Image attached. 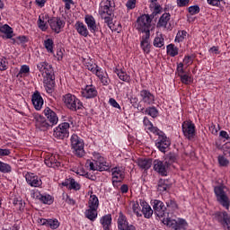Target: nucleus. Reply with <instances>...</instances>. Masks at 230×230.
<instances>
[{
	"label": "nucleus",
	"instance_id": "nucleus-1",
	"mask_svg": "<svg viewBox=\"0 0 230 230\" xmlns=\"http://www.w3.org/2000/svg\"><path fill=\"white\" fill-rule=\"evenodd\" d=\"M37 68L44 76L43 84L47 93L51 94L55 91V72L53 71V66L49 62L42 61L37 65Z\"/></svg>",
	"mask_w": 230,
	"mask_h": 230
},
{
	"label": "nucleus",
	"instance_id": "nucleus-2",
	"mask_svg": "<svg viewBox=\"0 0 230 230\" xmlns=\"http://www.w3.org/2000/svg\"><path fill=\"white\" fill-rule=\"evenodd\" d=\"M214 192L217 197V202L226 208V209H229L230 208V200L227 196V187L224 185H218L214 188Z\"/></svg>",
	"mask_w": 230,
	"mask_h": 230
},
{
	"label": "nucleus",
	"instance_id": "nucleus-3",
	"mask_svg": "<svg viewBox=\"0 0 230 230\" xmlns=\"http://www.w3.org/2000/svg\"><path fill=\"white\" fill-rule=\"evenodd\" d=\"M72 150L77 157H84L85 151L84 150V140L78 135L73 134L70 138Z\"/></svg>",
	"mask_w": 230,
	"mask_h": 230
},
{
	"label": "nucleus",
	"instance_id": "nucleus-4",
	"mask_svg": "<svg viewBox=\"0 0 230 230\" xmlns=\"http://www.w3.org/2000/svg\"><path fill=\"white\" fill-rule=\"evenodd\" d=\"M63 101L65 105L70 111H80V109L84 107V104L80 102V100L71 93H66V95H64Z\"/></svg>",
	"mask_w": 230,
	"mask_h": 230
},
{
	"label": "nucleus",
	"instance_id": "nucleus-5",
	"mask_svg": "<svg viewBox=\"0 0 230 230\" xmlns=\"http://www.w3.org/2000/svg\"><path fill=\"white\" fill-rule=\"evenodd\" d=\"M137 29L138 31L145 33L147 35L150 33V27L152 26V18L148 14H143L142 16L138 17L137 20Z\"/></svg>",
	"mask_w": 230,
	"mask_h": 230
},
{
	"label": "nucleus",
	"instance_id": "nucleus-6",
	"mask_svg": "<svg viewBox=\"0 0 230 230\" xmlns=\"http://www.w3.org/2000/svg\"><path fill=\"white\" fill-rule=\"evenodd\" d=\"M71 125L68 122H63L54 128V137L56 139H66L69 137V128Z\"/></svg>",
	"mask_w": 230,
	"mask_h": 230
},
{
	"label": "nucleus",
	"instance_id": "nucleus-7",
	"mask_svg": "<svg viewBox=\"0 0 230 230\" xmlns=\"http://www.w3.org/2000/svg\"><path fill=\"white\" fill-rule=\"evenodd\" d=\"M181 130L183 132V136L191 140L195 137L197 131L195 130V124L191 122V120H185L181 124Z\"/></svg>",
	"mask_w": 230,
	"mask_h": 230
},
{
	"label": "nucleus",
	"instance_id": "nucleus-8",
	"mask_svg": "<svg viewBox=\"0 0 230 230\" xmlns=\"http://www.w3.org/2000/svg\"><path fill=\"white\" fill-rule=\"evenodd\" d=\"M114 0H102L100 4L99 13L101 15H112L114 13Z\"/></svg>",
	"mask_w": 230,
	"mask_h": 230
},
{
	"label": "nucleus",
	"instance_id": "nucleus-9",
	"mask_svg": "<svg viewBox=\"0 0 230 230\" xmlns=\"http://www.w3.org/2000/svg\"><path fill=\"white\" fill-rule=\"evenodd\" d=\"M48 22L50 26V29L55 33H60V31H62V29L64 28V26H66V22H64L59 17H52L48 20Z\"/></svg>",
	"mask_w": 230,
	"mask_h": 230
},
{
	"label": "nucleus",
	"instance_id": "nucleus-10",
	"mask_svg": "<svg viewBox=\"0 0 230 230\" xmlns=\"http://www.w3.org/2000/svg\"><path fill=\"white\" fill-rule=\"evenodd\" d=\"M170 145H172V142L170 141V138L164 135V133L160 135L155 142V146L164 154L166 152V150H168V148H170Z\"/></svg>",
	"mask_w": 230,
	"mask_h": 230
},
{
	"label": "nucleus",
	"instance_id": "nucleus-11",
	"mask_svg": "<svg viewBox=\"0 0 230 230\" xmlns=\"http://www.w3.org/2000/svg\"><path fill=\"white\" fill-rule=\"evenodd\" d=\"M153 209L155 215L157 216L158 218H163V217H165L166 215V207L164 206V203L159 199L154 200Z\"/></svg>",
	"mask_w": 230,
	"mask_h": 230
},
{
	"label": "nucleus",
	"instance_id": "nucleus-12",
	"mask_svg": "<svg viewBox=\"0 0 230 230\" xmlns=\"http://www.w3.org/2000/svg\"><path fill=\"white\" fill-rule=\"evenodd\" d=\"M27 184L32 188H40L42 186V180L33 172H27L25 174Z\"/></svg>",
	"mask_w": 230,
	"mask_h": 230
},
{
	"label": "nucleus",
	"instance_id": "nucleus-13",
	"mask_svg": "<svg viewBox=\"0 0 230 230\" xmlns=\"http://www.w3.org/2000/svg\"><path fill=\"white\" fill-rule=\"evenodd\" d=\"M140 98L146 105H154L155 103V96L148 90L140 91Z\"/></svg>",
	"mask_w": 230,
	"mask_h": 230
},
{
	"label": "nucleus",
	"instance_id": "nucleus-14",
	"mask_svg": "<svg viewBox=\"0 0 230 230\" xmlns=\"http://www.w3.org/2000/svg\"><path fill=\"white\" fill-rule=\"evenodd\" d=\"M168 168L170 167L166 164V162L161 160L154 161V170L155 172H157V173H160V175L166 177V175H168Z\"/></svg>",
	"mask_w": 230,
	"mask_h": 230
},
{
	"label": "nucleus",
	"instance_id": "nucleus-15",
	"mask_svg": "<svg viewBox=\"0 0 230 230\" xmlns=\"http://www.w3.org/2000/svg\"><path fill=\"white\" fill-rule=\"evenodd\" d=\"M44 163L49 168H58L60 166V161H58V155H47L45 156Z\"/></svg>",
	"mask_w": 230,
	"mask_h": 230
},
{
	"label": "nucleus",
	"instance_id": "nucleus-16",
	"mask_svg": "<svg viewBox=\"0 0 230 230\" xmlns=\"http://www.w3.org/2000/svg\"><path fill=\"white\" fill-rule=\"evenodd\" d=\"M112 184L116 186L119 182H121L125 179V172L119 167H114L111 169Z\"/></svg>",
	"mask_w": 230,
	"mask_h": 230
},
{
	"label": "nucleus",
	"instance_id": "nucleus-17",
	"mask_svg": "<svg viewBox=\"0 0 230 230\" xmlns=\"http://www.w3.org/2000/svg\"><path fill=\"white\" fill-rule=\"evenodd\" d=\"M35 123H36V127L40 130H43V131H46L51 128V127H53L49 122H48L46 118L42 117L41 115H37L35 117Z\"/></svg>",
	"mask_w": 230,
	"mask_h": 230
},
{
	"label": "nucleus",
	"instance_id": "nucleus-18",
	"mask_svg": "<svg viewBox=\"0 0 230 230\" xmlns=\"http://www.w3.org/2000/svg\"><path fill=\"white\" fill-rule=\"evenodd\" d=\"M84 22L85 24H87L91 33H96L100 31V28H98V24H96V20L94 19V16L91 14H86L84 17Z\"/></svg>",
	"mask_w": 230,
	"mask_h": 230
},
{
	"label": "nucleus",
	"instance_id": "nucleus-19",
	"mask_svg": "<svg viewBox=\"0 0 230 230\" xmlns=\"http://www.w3.org/2000/svg\"><path fill=\"white\" fill-rule=\"evenodd\" d=\"M216 217H217L218 222H221L225 230H230V218L227 212H217L216 213Z\"/></svg>",
	"mask_w": 230,
	"mask_h": 230
},
{
	"label": "nucleus",
	"instance_id": "nucleus-20",
	"mask_svg": "<svg viewBox=\"0 0 230 230\" xmlns=\"http://www.w3.org/2000/svg\"><path fill=\"white\" fill-rule=\"evenodd\" d=\"M43 112L48 121H49V123L52 127H54V125H57V123H58V116H57V113L53 111L49 107H47Z\"/></svg>",
	"mask_w": 230,
	"mask_h": 230
},
{
	"label": "nucleus",
	"instance_id": "nucleus-21",
	"mask_svg": "<svg viewBox=\"0 0 230 230\" xmlns=\"http://www.w3.org/2000/svg\"><path fill=\"white\" fill-rule=\"evenodd\" d=\"M130 226L128 223V218H127V216L123 214L122 211L119 213V217L117 219V227L119 230H127L128 227Z\"/></svg>",
	"mask_w": 230,
	"mask_h": 230
},
{
	"label": "nucleus",
	"instance_id": "nucleus-22",
	"mask_svg": "<svg viewBox=\"0 0 230 230\" xmlns=\"http://www.w3.org/2000/svg\"><path fill=\"white\" fill-rule=\"evenodd\" d=\"M31 102L36 111H40L44 105V99H42V96L39 91H36L32 94Z\"/></svg>",
	"mask_w": 230,
	"mask_h": 230
},
{
	"label": "nucleus",
	"instance_id": "nucleus-23",
	"mask_svg": "<svg viewBox=\"0 0 230 230\" xmlns=\"http://www.w3.org/2000/svg\"><path fill=\"white\" fill-rule=\"evenodd\" d=\"M83 96L86 99L96 98L98 96V91L96 90V87L93 85H86L83 91Z\"/></svg>",
	"mask_w": 230,
	"mask_h": 230
},
{
	"label": "nucleus",
	"instance_id": "nucleus-24",
	"mask_svg": "<svg viewBox=\"0 0 230 230\" xmlns=\"http://www.w3.org/2000/svg\"><path fill=\"white\" fill-rule=\"evenodd\" d=\"M150 33L147 32V34H145L142 36V40L140 41V46L144 51V53H150Z\"/></svg>",
	"mask_w": 230,
	"mask_h": 230
},
{
	"label": "nucleus",
	"instance_id": "nucleus-25",
	"mask_svg": "<svg viewBox=\"0 0 230 230\" xmlns=\"http://www.w3.org/2000/svg\"><path fill=\"white\" fill-rule=\"evenodd\" d=\"M75 28L81 37H89V29H87V26L84 22H76Z\"/></svg>",
	"mask_w": 230,
	"mask_h": 230
},
{
	"label": "nucleus",
	"instance_id": "nucleus-26",
	"mask_svg": "<svg viewBox=\"0 0 230 230\" xmlns=\"http://www.w3.org/2000/svg\"><path fill=\"white\" fill-rule=\"evenodd\" d=\"M40 226H46L47 227H50V229H58L60 226V222L57 219H40Z\"/></svg>",
	"mask_w": 230,
	"mask_h": 230
},
{
	"label": "nucleus",
	"instance_id": "nucleus-27",
	"mask_svg": "<svg viewBox=\"0 0 230 230\" xmlns=\"http://www.w3.org/2000/svg\"><path fill=\"white\" fill-rule=\"evenodd\" d=\"M140 206L142 207V213L145 217V218H151L154 215V210L152 209V207L148 205L146 201H140Z\"/></svg>",
	"mask_w": 230,
	"mask_h": 230
},
{
	"label": "nucleus",
	"instance_id": "nucleus-28",
	"mask_svg": "<svg viewBox=\"0 0 230 230\" xmlns=\"http://www.w3.org/2000/svg\"><path fill=\"white\" fill-rule=\"evenodd\" d=\"M104 230H111V226H112V216L111 214L105 215L100 219Z\"/></svg>",
	"mask_w": 230,
	"mask_h": 230
},
{
	"label": "nucleus",
	"instance_id": "nucleus-29",
	"mask_svg": "<svg viewBox=\"0 0 230 230\" xmlns=\"http://www.w3.org/2000/svg\"><path fill=\"white\" fill-rule=\"evenodd\" d=\"M137 165L141 170H149L152 166V159L138 158Z\"/></svg>",
	"mask_w": 230,
	"mask_h": 230
},
{
	"label": "nucleus",
	"instance_id": "nucleus-30",
	"mask_svg": "<svg viewBox=\"0 0 230 230\" xmlns=\"http://www.w3.org/2000/svg\"><path fill=\"white\" fill-rule=\"evenodd\" d=\"M84 216L88 220H91V222H94L96 218H98V208H91L85 210Z\"/></svg>",
	"mask_w": 230,
	"mask_h": 230
},
{
	"label": "nucleus",
	"instance_id": "nucleus-31",
	"mask_svg": "<svg viewBox=\"0 0 230 230\" xmlns=\"http://www.w3.org/2000/svg\"><path fill=\"white\" fill-rule=\"evenodd\" d=\"M170 13H164L159 19L157 22V27L158 28H166L168 25V22L170 21Z\"/></svg>",
	"mask_w": 230,
	"mask_h": 230
},
{
	"label": "nucleus",
	"instance_id": "nucleus-32",
	"mask_svg": "<svg viewBox=\"0 0 230 230\" xmlns=\"http://www.w3.org/2000/svg\"><path fill=\"white\" fill-rule=\"evenodd\" d=\"M95 75L101 80L102 85H109V84H111V79L109 78V75H107V73L102 71V69L99 70Z\"/></svg>",
	"mask_w": 230,
	"mask_h": 230
},
{
	"label": "nucleus",
	"instance_id": "nucleus-33",
	"mask_svg": "<svg viewBox=\"0 0 230 230\" xmlns=\"http://www.w3.org/2000/svg\"><path fill=\"white\" fill-rule=\"evenodd\" d=\"M0 31L5 34V39H12L13 37V29L8 24L0 26Z\"/></svg>",
	"mask_w": 230,
	"mask_h": 230
},
{
	"label": "nucleus",
	"instance_id": "nucleus-34",
	"mask_svg": "<svg viewBox=\"0 0 230 230\" xmlns=\"http://www.w3.org/2000/svg\"><path fill=\"white\" fill-rule=\"evenodd\" d=\"M100 206V200L96 195H91L88 201V208L92 209H98Z\"/></svg>",
	"mask_w": 230,
	"mask_h": 230
},
{
	"label": "nucleus",
	"instance_id": "nucleus-35",
	"mask_svg": "<svg viewBox=\"0 0 230 230\" xmlns=\"http://www.w3.org/2000/svg\"><path fill=\"white\" fill-rule=\"evenodd\" d=\"M170 185L168 184V180L160 179L157 184V190L160 193H164V191H168Z\"/></svg>",
	"mask_w": 230,
	"mask_h": 230
},
{
	"label": "nucleus",
	"instance_id": "nucleus-36",
	"mask_svg": "<svg viewBox=\"0 0 230 230\" xmlns=\"http://www.w3.org/2000/svg\"><path fill=\"white\" fill-rule=\"evenodd\" d=\"M86 69L93 73V75H96L98 71H101L102 68L96 63L93 62V60H89L86 62Z\"/></svg>",
	"mask_w": 230,
	"mask_h": 230
},
{
	"label": "nucleus",
	"instance_id": "nucleus-37",
	"mask_svg": "<svg viewBox=\"0 0 230 230\" xmlns=\"http://www.w3.org/2000/svg\"><path fill=\"white\" fill-rule=\"evenodd\" d=\"M164 161L165 164L170 167L177 161V155L175 153H169L165 155Z\"/></svg>",
	"mask_w": 230,
	"mask_h": 230
},
{
	"label": "nucleus",
	"instance_id": "nucleus-38",
	"mask_svg": "<svg viewBox=\"0 0 230 230\" xmlns=\"http://www.w3.org/2000/svg\"><path fill=\"white\" fill-rule=\"evenodd\" d=\"M143 114H147V116H151V118H157L159 111L155 107H148L144 111Z\"/></svg>",
	"mask_w": 230,
	"mask_h": 230
},
{
	"label": "nucleus",
	"instance_id": "nucleus-39",
	"mask_svg": "<svg viewBox=\"0 0 230 230\" xmlns=\"http://www.w3.org/2000/svg\"><path fill=\"white\" fill-rule=\"evenodd\" d=\"M167 55L170 57H177V55H179V49L173 44H169L167 46Z\"/></svg>",
	"mask_w": 230,
	"mask_h": 230
},
{
	"label": "nucleus",
	"instance_id": "nucleus-40",
	"mask_svg": "<svg viewBox=\"0 0 230 230\" xmlns=\"http://www.w3.org/2000/svg\"><path fill=\"white\" fill-rule=\"evenodd\" d=\"M115 73L122 82H128L130 80V76L127 75V72H123V70H118V68H116Z\"/></svg>",
	"mask_w": 230,
	"mask_h": 230
},
{
	"label": "nucleus",
	"instance_id": "nucleus-41",
	"mask_svg": "<svg viewBox=\"0 0 230 230\" xmlns=\"http://www.w3.org/2000/svg\"><path fill=\"white\" fill-rule=\"evenodd\" d=\"M155 48H163L164 46V38H163V34L156 36L153 42Z\"/></svg>",
	"mask_w": 230,
	"mask_h": 230
},
{
	"label": "nucleus",
	"instance_id": "nucleus-42",
	"mask_svg": "<svg viewBox=\"0 0 230 230\" xmlns=\"http://www.w3.org/2000/svg\"><path fill=\"white\" fill-rule=\"evenodd\" d=\"M0 172L1 173H11L12 166L4 162L0 161Z\"/></svg>",
	"mask_w": 230,
	"mask_h": 230
},
{
	"label": "nucleus",
	"instance_id": "nucleus-43",
	"mask_svg": "<svg viewBox=\"0 0 230 230\" xmlns=\"http://www.w3.org/2000/svg\"><path fill=\"white\" fill-rule=\"evenodd\" d=\"M12 44H26L28 42V37L26 36H18L16 38H11Z\"/></svg>",
	"mask_w": 230,
	"mask_h": 230
},
{
	"label": "nucleus",
	"instance_id": "nucleus-44",
	"mask_svg": "<svg viewBox=\"0 0 230 230\" xmlns=\"http://www.w3.org/2000/svg\"><path fill=\"white\" fill-rule=\"evenodd\" d=\"M102 19L104 20L105 24L110 28V30H114V23L112 22V15L105 16V14H101Z\"/></svg>",
	"mask_w": 230,
	"mask_h": 230
},
{
	"label": "nucleus",
	"instance_id": "nucleus-45",
	"mask_svg": "<svg viewBox=\"0 0 230 230\" xmlns=\"http://www.w3.org/2000/svg\"><path fill=\"white\" fill-rule=\"evenodd\" d=\"M207 1L211 6H217L218 8H221V10H224L223 4H226V2L224 0H207Z\"/></svg>",
	"mask_w": 230,
	"mask_h": 230
},
{
	"label": "nucleus",
	"instance_id": "nucleus-46",
	"mask_svg": "<svg viewBox=\"0 0 230 230\" xmlns=\"http://www.w3.org/2000/svg\"><path fill=\"white\" fill-rule=\"evenodd\" d=\"M181 84H184L185 85H190L191 82H193V78L190 76L188 74H183L180 76Z\"/></svg>",
	"mask_w": 230,
	"mask_h": 230
},
{
	"label": "nucleus",
	"instance_id": "nucleus-47",
	"mask_svg": "<svg viewBox=\"0 0 230 230\" xmlns=\"http://www.w3.org/2000/svg\"><path fill=\"white\" fill-rule=\"evenodd\" d=\"M43 19H44V16L39 17L38 26L40 30H41L42 31H46V30H48V22H44Z\"/></svg>",
	"mask_w": 230,
	"mask_h": 230
},
{
	"label": "nucleus",
	"instance_id": "nucleus-48",
	"mask_svg": "<svg viewBox=\"0 0 230 230\" xmlns=\"http://www.w3.org/2000/svg\"><path fill=\"white\" fill-rule=\"evenodd\" d=\"M186 35H188L186 31H179L175 38V42H182L186 39Z\"/></svg>",
	"mask_w": 230,
	"mask_h": 230
},
{
	"label": "nucleus",
	"instance_id": "nucleus-49",
	"mask_svg": "<svg viewBox=\"0 0 230 230\" xmlns=\"http://www.w3.org/2000/svg\"><path fill=\"white\" fill-rule=\"evenodd\" d=\"M53 46H54L53 40L48 39L44 41V47L49 51V53H53Z\"/></svg>",
	"mask_w": 230,
	"mask_h": 230
},
{
	"label": "nucleus",
	"instance_id": "nucleus-50",
	"mask_svg": "<svg viewBox=\"0 0 230 230\" xmlns=\"http://www.w3.org/2000/svg\"><path fill=\"white\" fill-rule=\"evenodd\" d=\"M132 209H133V213H135L137 217H143V215L139 212L141 209V207L139 206V202L137 201L133 202Z\"/></svg>",
	"mask_w": 230,
	"mask_h": 230
},
{
	"label": "nucleus",
	"instance_id": "nucleus-51",
	"mask_svg": "<svg viewBox=\"0 0 230 230\" xmlns=\"http://www.w3.org/2000/svg\"><path fill=\"white\" fill-rule=\"evenodd\" d=\"M40 200L43 202V204H48L49 206L53 202V197L50 195L40 196Z\"/></svg>",
	"mask_w": 230,
	"mask_h": 230
},
{
	"label": "nucleus",
	"instance_id": "nucleus-52",
	"mask_svg": "<svg viewBox=\"0 0 230 230\" xmlns=\"http://www.w3.org/2000/svg\"><path fill=\"white\" fill-rule=\"evenodd\" d=\"M217 161L220 166H229V160L224 155H219Z\"/></svg>",
	"mask_w": 230,
	"mask_h": 230
},
{
	"label": "nucleus",
	"instance_id": "nucleus-53",
	"mask_svg": "<svg viewBox=\"0 0 230 230\" xmlns=\"http://www.w3.org/2000/svg\"><path fill=\"white\" fill-rule=\"evenodd\" d=\"M8 69V61L5 58H0V71H6Z\"/></svg>",
	"mask_w": 230,
	"mask_h": 230
},
{
	"label": "nucleus",
	"instance_id": "nucleus-54",
	"mask_svg": "<svg viewBox=\"0 0 230 230\" xmlns=\"http://www.w3.org/2000/svg\"><path fill=\"white\" fill-rule=\"evenodd\" d=\"M166 206L167 208H169V209H171L172 211H175V209H177L179 207L177 206V202H175V200L173 199H170L166 202Z\"/></svg>",
	"mask_w": 230,
	"mask_h": 230
},
{
	"label": "nucleus",
	"instance_id": "nucleus-55",
	"mask_svg": "<svg viewBox=\"0 0 230 230\" xmlns=\"http://www.w3.org/2000/svg\"><path fill=\"white\" fill-rule=\"evenodd\" d=\"M80 185L78 182H76V181H75V179L72 178V180L70 181V186L68 187V190H75V191H78V190H80Z\"/></svg>",
	"mask_w": 230,
	"mask_h": 230
},
{
	"label": "nucleus",
	"instance_id": "nucleus-56",
	"mask_svg": "<svg viewBox=\"0 0 230 230\" xmlns=\"http://www.w3.org/2000/svg\"><path fill=\"white\" fill-rule=\"evenodd\" d=\"M147 128L148 130H150V132H153V134H156L158 137H160V136H163L164 134L163 131L159 130L157 127H154V125H151V127H148Z\"/></svg>",
	"mask_w": 230,
	"mask_h": 230
},
{
	"label": "nucleus",
	"instance_id": "nucleus-57",
	"mask_svg": "<svg viewBox=\"0 0 230 230\" xmlns=\"http://www.w3.org/2000/svg\"><path fill=\"white\" fill-rule=\"evenodd\" d=\"M200 12V7L199 5H192L189 7V13L190 15H197Z\"/></svg>",
	"mask_w": 230,
	"mask_h": 230
},
{
	"label": "nucleus",
	"instance_id": "nucleus-58",
	"mask_svg": "<svg viewBox=\"0 0 230 230\" xmlns=\"http://www.w3.org/2000/svg\"><path fill=\"white\" fill-rule=\"evenodd\" d=\"M167 226H170V227L172 229L174 230H181V228H179V225L177 223V220H168L167 221Z\"/></svg>",
	"mask_w": 230,
	"mask_h": 230
},
{
	"label": "nucleus",
	"instance_id": "nucleus-59",
	"mask_svg": "<svg viewBox=\"0 0 230 230\" xmlns=\"http://www.w3.org/2000/svg\"><path fill=\"white\" fill-rule=\"evenodd\" d=\"M30 73V66L28 65L22 66L19 75H28Z\"/></svg>",
	"mask_w": 230,
	"mask_h": 230
},
{
	"label": "nucleus",
	"instance_id": "nucleus-60",
	"mask_svg": "<svg viewBox=\"0 0 230 230\" xmlns=\"http://www.w3.org/2000/svg\"><path fill=\"white\" fill-rule=\"evenodd\" d=\"M13 205L14 206H16V208H18V209H22V208H24V206L22 205V199H13Z\"/></svg>",
	"mask_w": 230,
	"mask_h": 230
},
{
	"label": "nucleus",
	"instance_id": "nucleus-61",
	"mask_svg": "<svg viewBox=\"0 0 230 230\" xmlns=\"http://www.w3.org/2000/svg\"><path fill=\"white\" fill-rule=\"evenodd\" d=\"M126 6L128 10H134L136 8V0H128Z\"/></svg>",
	"mask_w": 230,
	"mask_h": 230
},
{
	"label": "nucleus",
	"instance_id": "nucleus-62",
	"mask_svg": "<svg viewBox=\"0 0 230 230\" xmlns=\"http://www.w3.org/2000/svg\"><path fill=\"white\" fill-rule=\"evenodd\" d=\"M177 72L179 76H182V75H184V63L178 64Z\"/></svg>",
	"mask_w": 230,
	"mask_h": 230
},
{
	"label": "nucleus",
	"instance_id": "nucleus-63",
	"mask_svg": "<svg viewBox=\"0 0 230 230\" xmlns=\"http://www.w3.org/2000/svg\"><path fill=\"white\" fill-rule=\"evenodd\" d=\"M190 4V0H177V6L182 8L183 6H188Z\"/></svg>",
	"mask_w": 230,
	"mask_h": 230
},
{
	"label": "nucleus",
	"instance_id": "nucleus-64",
	"mask_svg": "<svg viewBox=\"0 0 230 230\" xmlns=\"http://www.w3.org/2000/svg\"><path fill=\"white\" fill-rule=\"evenodd\" d=\"M176 222L180 229H183V227H186V226H188V223H186V220L184 219H178Z\"/></svg>",
	"mask_w": 230,
	"mask_h": 230
}]
</instances>
